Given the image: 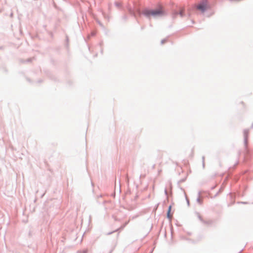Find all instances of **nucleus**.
<instances>
[{"instance_id": "3", "label": "nucleus", "mask_w": 253, "mask_h": 253, "mask_svg": "<svg viewBox=\"0 0 253 253\" xmlns=\"http://www.w3.org/2000/svg\"><path fill=\"white\" fill-rule=\"evenodd\" d=\"M171 209V206H169V210H168V213H167V217L170 220L171 219V218L172 217V215L170 214Z\"/></svg>"}, {"instance_id": "2", "label": "nucleus", "mask_w": 253, "mask_h": 253, "mask_svg": "<svg viewBox=\"0 0 253 253\" xmlns=\"http://www.w3.org/2000/svg\"><path fill=\"white\" fill-rule=\"evenodd\" d=\"M207 8L208 5L206 1H203L197 5V9L203 12L205 11Z\"/></svg>"}, {"instance_id": "4", "label": "nucleus", "mask_w": 253, "mask_h": 253, "mask_svg": "<svg viewBox=\"0 0 253 253\" xmlns=\"http://www.w3.org/2000/svg\"><path fill=\"white\" fill-rule=\"evenodd\" d=\"M183 11L184 9L183 8H181L179 11V14L181 17H182L183 16Z\"/></svg>"}, {"instance_id": "1", "label": "nucleus", "mask_w": 253, "mask_h": 253, "mask_svg": "<svg viewBox=\"0 0 253 253\" xmlns=\"http://www.w3.org/2000/svg\"><path fill=\"white\" fill-rule=\"evenodd\" d=\"M163 14V10L162 7H160L157 9L149 10L147 12L148 15H152L153 16H156L161 15Z\"/></svg>"}]
</instances>
